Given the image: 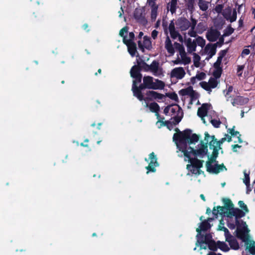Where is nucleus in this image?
<instances>
[{
    "mask_svg": "<svg viewBox=\"0 0 255 255\" xmlns=\"http://www.w3.org/2000/svg\"><path fill=\"white\" fill-rule=\"evenodd\" d=\"M191 21H192V25L190 27V29L189 30L188 34L191 37H196L197 36V33L195 30V28L197 24V20L191 17Z\"/></svg>",
    "mask_w": 255,
    "mask_h": 255,
    "instance_id": "nucleus-27",
    "label": "nucleus"
},
{
    "mask_svg": "<svg viewBox=\"0 0 255 255\" xmlns=\"http://www.w3.org/2000/svg\"><path fill=\"white\" fill-rule=\"evenodd\" d=\"M180 96H197L195 94L193 88L189 86L185 89H183L179 91Z\"/></svg>",
    "mask_w": 255,
    "mask_h": 255,
    "instance_id": "nucleus-26",
    "label": "nucleus"
},
{
    "mask_svg": "<svg viewBox=\"0 0 255 255\" xmlns=\"http://www.w3.org/2000/svg\"><path fill=\"white\" fill-rule=\"evenodd\" d=\"M156 125L158 128H160L161 127H162L164 125V123L162 121L158 120L156 122Z\"/></svg>",
    "mask_w": 255,
    "mask_h": 255,
    "instance_id": "nucleus-57",
    "label": "nucleus"
},
{
    "mask_svg": "<svg viewBox=\"0 0 255 255\" xmlns=\"http://www.w3.org/2000/svg\"><path fill=\"white\" fill-rule=\"evenodd\" d=\"M177 38H178V40L181 42H183V38L182 36V35L179 34V36H178Z\"/></svg>",
    "mask_w": 255,
    "mask_h": 255,
    "instance_id": "nucleus-64",
    "label": "nucleus"
},
{
    "mask_svg": "<svg viewBox=\"0 0 255 255\" xmlns=\"http://www.w3.org/2000/svg\"><path fill=\"white\" fill-rule=\"evenodd\" d=\"M244 178L243 179L244 183L247 185L248 187L250 184V177L249 174L246 172V171H244Z\"/></svg>",
    "mask_w": 255,
    "mask_h": 255,
    "instance_id": "nucleus-45",
    "label": "nucleus"
},
{
    "mask_svg": "<svg viewBox=\"0 0 255 255\" xmlns=\"http://www.w3.org/2000/svg\"><path fill=\"white\" fill-rule=\"evenodd\" d=\"M146 96H164V95L160 93H158L157 92H154L153 91H149L147 92ZM165 96H177V95L174 93H166Z\"/></svg>",
    "mask_w": 255,
    "mask_h": 255,
    "instance_id": "nucleus-33",
    "label": "nucleus"
},
{
    "mask_svg": "<svg viewBox=\"0 0 255 255\" xmlns=\"http://www.w3.org/2000/svg\"><path fill=\"white\" fill-rule=\"evenodd\" d=\"M165 87V83L164 82L158 79H155L154 81L152 82V85L150 87V89L154 90H161Z\"/></svg>",
    "mask_w": 255,
    "mask_h": 255,
    "instance_id": "nucleus-23",
    "label": "nucleus"
},
{
    "mask_svg": "<svg viewBox=\"0 0 255 255\" xmlns=\"http://www.w3.org/2000/svg\"><path fill=\"white\" fill-rule=\"evenodd\" d=\"M217 79L211 78L209 80L208 85L210 86L211 88H215L217 87L218 85V82L217 80Z\"/></svg>",
    "mask_w": 255,
    "mask_h": 255,
    "instance_id": "nucleus-41",
    "label": "nucleus"
},
{
    "mask_svg": "<svg viewBox=\"0 0 255 255\" xmlns=\"http://www.w3.org/2000/svg\"><path fill=\"white\" fill-rule=\"evenodd\" d=\"M181 58L185 64H188L191 62L190 58L186 56V53H185V55H183V57H181Z\"/></svg>",
    "mask_w": 255,
    "mask_h": 255,
    "instance_id": "nucleus-48",
    "label": "nucleus"
},
{
    "mask_svg": "<svg viewBox=\"0 0 255 255\" xmlns=\"http://www.w3.org/2000/svg\"><path fill=\"white\" fill-rule=\"evenodd\" d=\"M198 46L203 48L205 45V40L202 37L198 36L195 41Z\"/></svg>",
    "mask_w": 255,
    "mask_h": 255,
    "instance_id": "nucleus-37",
    "label": "nucleus"
},
{
    "mask_svg": "<svg viewBox=\"0 0 255 255\" xmlns=\"http://www.w3.org/2000/svg\"><path fill=\"white\" fill-rule=\"evenodd\" d=\"M194 0H187L186 6L188 10L191 12H192L194 10Z\"/></svg>",
    "mask_w": 255,
    "mask_h": 255,
    "instance_id": "nucleus-38",
    "label": "nucleus"
},
{
    "mask_svg": "<svg viewBox=\"0 0 255 255\" xmlns=\"http://www.w3.org/2000/svg\"><path fill=\"white\" fill-rule=\"evenodd\" d=\"M138 45L139 48L142 51H144V45H143L140 41H138Z\"/></svg>",
    "mask_w": 255,
    "mask_h": 255,
    "instance_id": "nucleus-53",
    "label": "nucleus"
},
{
    "mask_svg": "<svg viewBox=\"0 0 255 255\" xmlns=\"http://www.w3.org/2000/svg\"><path fill=\"white\" fill-rule=\"evenodd\" d=\"M210 235H208L205 238V242L201 243L199 236L197 237V241L196 244V246H199L200 249H206L208 247L210 250L216 251L217 249H220L223 251L227 252L229 250L228 246L224 242H218L215 243L211 239Z\"/></svg>",
    "mask_w": 255,
    "mask_h": 255,
    "instance_id": "nucleus-5",
    "label": "nucleus"
},
{
    "mask_svg": "<svg viewBox=\"0 0 255 255\" xmlns=\"http://www.w3.org/2000/svg\"><path fill=\"white\" fill-rule=\"evenodd\" d=\"M196 77L198 80H202L205 79L206 74L205 73L201 72L196 74Z\"/></svg>",
    "mask_w": 255,
    "mask_h": 255,
    "instance_id": "nucleus-46",
    "label": "nucleus"
},
{
    "mask_svg": "<svg viewBox=\"0 0 255 255\" xmlns=\"http://www.w3.org/2000/svg\"><path fill=\"white\" fill-rule=\"evenodd\" d=\"M139 100L141 101L142 105L145 107H149V110L151 112H154L156 113V115L158 118V114L157 112L159 110L158 105L152 102L151 99L149 97H137Z\"/></svg>",
    "mask_w": 255,
    "mask_h": 255,
    "instance_id": "nucleus-8",
    "label": "nucleus"
},
{
    "mask_svg": "<svg viewBox=\"0 0 255 255\" xmlns=\"http://www.w3.org/2000/svg\"><path fill=\"white\" fill-rule=\"evenodd\" d=\"M213 220L212 218H209L207 221L203 222L199 226L198 228L196 229V231L198 232L196 237L197 238L198 236H199V238L200 240L201 243L205 242V238L207 235L205 237H203L201 235V232L207 231L209 229L211 226L209 224V222H211ZM208 235H207L208 236Z\"/></svg>",
    "mask_w": 255,
    "mask_h": 255,
    "instance_id": "nucleus-11",
    "label": "nucleus"
},
{
    "mask_svg": "<svg viewBox=\"0 0 255 255\" xmlns=\"http://www.w3.org/2000/svg\"><path fill=\"white\" fill-rule=\"evenodd\" d=\"M144 8H136L134 11L133 16L136 21L143 26H145L147 20L145 18Z\"/></svg>",
    "mask_w": 255,
    "mask_h": 255,
    "instance_id": "nucleus-10",
    "label": "nucleus"
},
{
    "mask_svg": "<svg viewBox=\"0 0 255 255\" xmlns=\"http://www.w3.org/2000/svg\"><path fill=\"white\" fill-rule=\"evenodd\" d=\"M159 62L156 60H153L152 63L149 65V71L153 73L156 75L159 69Z\"/></svg>",
    "mask_w": 255,
    "mask_h": 255,
    "instance_id": "nucleus-28",
    "label": "nucleus"
},
{
    "mask_svg": "<svg viewBox=\"0 0 255 255\" xmlns=\"http://www.w3.org/2000/svg\"><path fill=\"white\" fill-rule=\"evenodd\" d=\"M82 27L87 32H89L90 31V29L88 28L89 25L87 23L84 24L82 26Z\"/></svg>",
    "mask_w": 255,
    "mask_h": 255,
    "instance_id": "nucleus-58",
    "label": "nucleus"
},
{
    "mask_svg": "<svg viewBox=\"0 0 255 255\" xmlns=\"http://www.w3.org/2000/svg\"><path fill=\"white\" fill-rule=\"evenodd\" d=\"M222 59L218 57L217 61L214 63L213 67L214 68H218L221 67V65L222 63Z\"/></svg>",
    "mask_w": 255,
    "mask_h": 255,
    "instance_id": "nucleus-49",
    "label": "nucleus"
},
{
    "mask_svg": "<svg viewBox=\"0 0 255 255\" xmlns=\"http://www.w3.org/2000/svg\"><path fill=\"white\" fill-rule=\"evenodd\" d=\"M224 43V39L223 37H221L219 38L218 42L216 43L218 44L220 46H221Z\"/></svg>",
    "mask_w": 255,
    "mask_h": 255,
    "instance_id": "nucleus-54",
    "label": "nucleus"
},
{
    "mask_svg": "<svg viewBox=\"0 0 255 255\" xmlns=\"http://www.w3.org/2000/svg\"><path fill=\"white\" fill-rule=\"evenodd\" d=\"M123 42L127 46L128 52L130 55L132 57L134 56L135 53L137 52L135 43L133 41H131V40H127V39H125V38L123 40Z\"/></svg>",
    "mask_w": 255,
    "mask_h": 255,
    "instance_id": "nucleus-17",
    "label": "nucleus"
},
{
    "mask_svg": "<svg viewBox=\"0 0 255 255\" xmlns=\"http://www.w3.org/2000/svg\"><path fill=\"white\" fill-rule=\"evenodd\" d=\"M217 43L211 44L209 43L205 46L204 48V53L208 54H211V56H214L216 53V48Z\"/></svg>",
    "mask_w": 255,
    "mask_h": 255,
    "instance_id": "nucleus-20",
    "label": "nucleus"
},
{
    "mask_svg": "<svg viewBox=\"0 0 255 255\" xmlns=\"http://www.w3.org/2000/svg\"><path fill=\"white\" fill-rule=\"evenodd\" d=\"M215 70L213 71V75L216 79H219L221 77L222 73V67L214 68Z\"/></svg>",
    "mask_w": 255,
    "mask_h": 255,
    "instance_id": "nucleus-36",
    "label": "nucleus"
},
{
    "mask_svg": "<svg viewBox=\"0 0 255 255\" xmlns=\"http://www.w3.org/2000/svg\"><path fill=\"white\" fill-rule=\"evenodd\" d=\"M168 29L171 38L173 39H176L180 33L175 30V24L173 21L169 23Z\"/></svg>",
    "mask_w": 255,
    "mask_h": 255,
    "instance_id": "nucleus-22",
    "label": "nucleus"
},
{
    "mask_svg": "<svg viewBox=\"0 0 255 255\" xmlns=\"http://www.w3.org/2000/svg\"><path fill=\"white\" fill-rule=\"evenodd\" d=\"M196 77H192L190 79V82L192 84L194 85L196 82Z\"/></svg>",
    "mask_w": 255,
    "mask_h": 255,
    "instance_id": "nucleus-59",
    "label": "nucleus"
},
{
    "mask_svg": "<svg viewBox=\"0 0 255 255\" xmlns=\"http://www.w3.org/2000/svg\"><path fill=\"white\" fill-rule=\"evenodd\" d=\"M223 4H217L215 7V10L218 13H220L222 12L223 8Z\"/></svg>",
    "mask_w": 255,
    "mask_h": 255,
    "instance_id": "nucleus-51",
    "label": "nucleus"
},
{
    "mask_svg": "<svg viewBox=\"0 0 255 255\" xmlns=\"http://www.w3.org/2000/svg\"><path fill=\"white\" fill-rule=\"evenodd\" d=\"M234 29L231 27V25H228L224 30L223 36H228L231 35L234 32Z\"/></svg>",
    "mask_w": 255,
    "mask_h": 255,
    "instance_id": "nucleus-39",
    "label": "nucleus"
},
{
    "mask_svg": "<svg viewBox=\"0 0 255 255\" xmlns=\"http://www.w3.org/2000/svg\"><path fill=\"white\" fill-rule=\"evenodd\" d=\"M158 32L156 30H153L151 32V37L153 39H155L158 35Z\"/></svg>",
    "mask_w": 255,
    "mask_h": 255,
    "instance_id": "nucleus-52",
    "label": "nucleus"
},
{
    "mask_svg": "<svg viewBox=\"0 0 255 255\" xmlns=\"http://www.w3.org/2000/svg\"><path fill=\"white\" fill-rule=\"evenodd\" d=\"M244 24L243 20L240 18V19L239 20V28H241L243 27Z\"/></svg>",
    "mask_w": 255,
    "mask_h": 255,
    "instance_id": "nucleus-60",
    "label": "nucleus"
},
{
    "mask_svg": "<svg viewBox=\"0 0 255 255\" xmlns=\"http://www.w3.org/2000/svg\"><path fill=\"white\" fill-rule=\"evenodd\" d=\"M250 53V51L249 49H247V48H245V49H244L242 51V55H249Z\"/></svg>",
    "mask_w": 255,
    "mask_h": 255,
    "instance_id": "nucleus-55",
    "label": "nucleus"
},
{
    "mask_svg": "<svg viewBox=\"0 0 255 255\" xmlns=\"http://www.w3.org/2000/svg\"><path fill=\"white\" fill-rule=\"evenodd\" d=\"M175 48L177 49L180 53L181 57H183V55H185V51L184 46L180 43L175 42L174 44Z\"/></svg>",
    "mask_w": 255,
    "mask_h": 255,
    "instance_id": "nucleus-34",
    "label": "nucleus"
},
{
    "mask_svg": "<svg viewBox=\"0 0 255 255\" xmlns=\"http://www.w3.org/2000/svg\"><path fill=\"white\" fill-rule=\"evenodd\" d=\"M128 26H125L122 29H121V30L120 31L119 34L121 37H122L123 38V40L124 39V38L125 39H127L126 36H125L124 35V32L127 33L128 32Z\"/></svg>",
    "mask_w": 255,
    "mask_h": 255,
    "instance_id": "nucleus-44",
    "label": "nucleus"
},
{
    "mask_svg": "<svg viewBox=\"0 0 255 255\" xmlns=\"http://www.w3.org/2000/svg\"><path fill=\"white\" fill-rule=\"evenodd\" d=\"M145 160L149 162L148 165L146 167V169L147 170L146 173L148 174L149 172H155V167L158 166L159 164L157 161L156 156L154 152L151 153L149 155L148 160L145 159Z\"/></svg>",
    "mask_w": 255,
    "mask_h": 255,
    "instance_id": "nucleus-13",
    "label": "nucleus"
},
{
    "mask_svg": "<svg viewBox=\"0 0 255 255\" xmlns=\"http://www.w3.org/2000/svg\"><path fill=\"white\" fill-rule=\"evenodd\" d=\"M143 44L145 48L147 50H150L151 49V42L150 37L147 36H144L143 37Z\"/></svg>",
    "mask_w": 255,
    "mask_h": 255,
    "instance_id": "nucleus-32",
    "label": "nucleus"
},
{
    "mask_svg": "<svg viewBox=\"0 0 255 255\" xmlns=\"http://www.w3.org/2000/svg\"><path fill=\"white\" fill-rule=\"evenodd\" d=\"M226 207H217L214 208L213 214L217 216L218 214L223 215L227 217L228 226L230 229H234L238 225L241 224L243 221L239 220V219L243 217L249 212L247 205L242 201L239 202V206L242 209L234 208V205L230 200H224Z\"/></svg>",
    "mask_w": 255,
    "mask_h": 255,
    "instance_id": "nucleus-2",
    "label": "nucleus"
},
{
    "mask_svg": "<svg viewBox=\"0 0 255 255\" xmlns=\"http://www.w3.org/2000/svg\"><path fill=\"white\" fill-rule=\"evenodd\" d=\"M250 230L248 228V226L246 222H242L237 227L236 233L238 238H240L245 243L246 248L248 250L249 252H251V250L255 246V242L249 236Z\"/></svg>",
    "mask_w": 255,
    "mask_h": 255,
    "instance_id": "nucleus-4",
    "label": "nucleus"
},
{
    "mask_svg": "<svg viewBox=\"0 0 255 255\" xmlns=\"http://www.w3.org/2000/svg\"><path fill=\"white\" fill-rule=\"evenodd\" d=\"M136 63L139 64V68L141 71L143 70L145 72L149 71V65L147 64L144 61L140 59H136Z\"/></svg>",
    "mask_w": 255,
    "mask_h": 255,
    "instance_id": "nucleus-30",
    "label": "nucleus"
},
{
    "mask_svg": "<svg viewBox=\"0 0 255 255\" xmlns=\"http://www.w3.org/2000/svg\"><path fill=\"white\" fill-rule=\"evenodd\" d=\"M213 159V158H211L209 161L207 162L206 165L208 171L214 173H218L224 170H226L223 164H212Z\"/></svg>",
    "mask_w": 255,
    "mask_h": 255,
    "instance_id": "nucleus-14",
    "label": "nucleus"
},
{
    "mask_svg": "<svg viewBox=\"0 0 255 255\" xmlns=\"http://www.w3.org/2000/svg\"><path fill=\"white\" fill-rule=\"evenodd\" d=\"M165 48L167 50V52L170 54L173 55L175 53V50L173 47L171 41L168 36H167L165 40Z\"/></svg>",
    "mask_w": 255,
    "mask_h": 255,
    "instance_id": "nucleus-25",
    "label": "nucleus"
},
{
    "mask_svg": "<svg viewBox=\"0 0 255 255\" xmlns=\"http://www.w3.org/2000/svg\"><path fill=\"white\" fill-rule=\"evenodd\" d=\"M159 99H161L163 97H156ZM165 98V101L168 104V101L170 99L174 101V103L167 106L164 110V113L169 117L173 118H176L179 117L182 114L180 107L175 104L177 101V97H164Z\"/></svg>",
    "mask_w": 255,
    "mask_h": 255,
    "instance_id": "nucleus-6",
    "label": "nucleus"
},
{
    "mask_svg": "<svg viewBox=\"0 0 255 255\" xmlns=\"http://www.w3.org/2000/svg\"><path fill=\"white\" fill-rule=\"evenodd\" d=\"M200 56L196 53H193V62L194 65L196 67H199Z\"/></svg>",
    "mask_w": 255,
    "mask_h": 255,
    "instance_id": "nucleus-40",
    "label": "nucleus"
},
{
    "mask_svg": "<svg viewBox=\"0 0 255 255\" xmlns=\"http://www.w3.org/2000/svg\"><path fill=\"white\" fill-rule=\"evenodd\" d=\"M218 230L223 231L225 232V236L229 234L228 230L224 226V223H222V221H220V223L218 227Z\"/></svg>",
    "mask_w": 255,
    "mask_h": 255,
    "instance_id": "nucleus-43",
    "label": "nucleus"
},
{
    "mask_svg": "<svg viewBox=\"0 0 255 255\" xmlns=\"http://www.w3.org/2000/svg\"><path fill=\"white\" fill-rule=\"evenodd\" d=\"M225 237L226 241L229 243V244L232 249L234 250H237L239 249V246L237 241L235 239H233L231 236H230L229 234L226 235Z\"/></svg>",
    "mask_w": 255,
    "mask_h": 255,
    "instance_id": "nucleus-24",
    "label": "nucleus"
},
{
    "mask_svg": "<svg viewBox=\"0 0 255 255\" xmlns=\"http://www.w3.org/2000/svg\"><path fill=\"white\" fill-rule=\"evenodd\" d=\"M233 88L232 86H230L228 88V91L226 93L227 95L229 94L232 91H233Z\"/></svg>",
    "mask_w": 255,
    "mask_h": 255,
    "instance_id": "nucleus-62",
    "label": "nucleus"
},
{
    "mask_svg": "<svg viewBox=\"0 0 255 255\" xmlns=\"http://www.w3.org/2000/svg\"><path fill=\"white\" fill-rule=\"evenodd\" d=\"M173 139L177 146L178 155L184 156L185 160L190 163L187 165L188 170L187 175H197L202 172L201 168L204 162L203 159L207 155V144L209 143L210 148L213 150V154L216 156L221 144L225 140L230 141L231 136L226 135L220 141H217L214 136H210L208 132H205L204 141L195 149H193L191 145L198 142L199 137L196 134H192L189 130L175 133Z\"/></svg>",
    "mask_w": 255,
    "mask_h": 255,
    "instance_id": "nucleus-1",
    "label": "nucleus"
},
{
    "mask_svg": "<svg viewBox=\"0 0 255 255\" xmlns=\"http://www.w3.org/2000/svg\"><path fill=\"white\" fill-rule=\"evenodd\" d=\"M147 3L150 6H151V5H155V4H156L155 1H147Z\"/></svg>",
    "mask_w": 255,
    "mask_h": 255,
    "instance_id": "nucleus-63",
    "label": "nucleus"
},
{
    "mask_svg": "<svg viewBox=\"0 0 255 255\" xmlns=\"http://www.w3.org/2000/svg\"><path fill=\"white\" fill-rule=\"evenodd\" d=\"M188 52L191 53L196 51L197 44L195 40L192 41V39L190 38H188L186 40V43Z\"/></svg>",
    "mask_w": 255,
    "mask_h": 255,
    "instance_id": "nucleus-21",
    "label": "nucleus"
},
{
    "mask_svg": "<svg viewBox=\"0 0 255 255\" xmlns=\"http://www.w3.org/2000/svg\"><path fill=\"white\" fill-rule=\"evenodd\" d=\"M177 0H170L167 4V9L169 7V10L172 14L175 13L177 8Z\"/></svg>",
    "mask_w": 255,
    "mask_h": 255,
    "instance_id": "nucleus-29",
    "label": "nucleus"
},
{
    "mask_svg": "<svg viewBox=\"0 0 255 255\" xmlns=\"http://www.w3.org/2000/svg\"><path fill=\"white\" fill-rule=\"evenodd\" d=\"M244 68V66L243 65H239L238 66V69H237V72L238 73L240 72V71H242Z\"/></svg>",
    "mask_w": 255,
    "mask_h": 255,
    "instance_id": "nucleus-61",
    "label": "nucleus"
},
{
    "mask_svg": "<svg viewBox=\"0 0 255 255\" xmlns=\"http://www.w3.org/2000/svg\"><path fill=\"white\" fill-rule=\"evenodd\" d=\"M201 86L203 88L205 89L206 90H209L210 89L211 87L210 85H208V84H209V83H207L206 82H202L201 83Z\"/></svg>",
    "mask_w": 255,
    "mask_h": 255,
    "instance_id": "nucleus-50",
    "label": "nucleus"
},
{
    "mask_svg": "<svg viewBox=\"0 0 255 255\" xmlns=\"http://www.w3.org/2000/svg\"><path fill=\"white\" fill-rule=\"evenodd\" d=\"M151 7V19L152 21H155L157 16V10L158 5L156 4L150 6Z\"/></svg>",
    "mask_w": 255,
    "mask_h": 255,
    "instance_id": "nucleus-31",
    "label": "nucleus"
},
{
    "mask_svg": "<svg viewBox=\"0 0 255 255\" xmlns=\"http://www.w3.org/2000/svg\"><path fill=\"white\" fill-rule=\"evenodd\" d=\"M230 101L232 102L233 106H239L243 105L248 102L249 99L246 97H230Z\"/></svg>",
    "mask_w": 255,
    "mask_h": 255,
    "instance_id": "nucleus-16",
    "label": "nucleus"
},
{
    "mask_svg": "<svg viewBox=\"0 0 255 255\" xmlns=\"http://www.w3.org/2000/svg\"><path fill=\"white\" fill-rule=\"evenodd\" d=\"M153 82V78L150 76H145L143 79V83L139 86L136 85L137 92L133 93V96H143L141 94V91L144 89H150V87Z\"/></svg>",
    "mask_w": 255,
    "mask_h": 255,
    "instance_id": "nucleus-9",
    "label": "nucleus"
},
{
    "mask_svg": "<svg viewBox=\"0 0 255 255\" xmlns=\"http://www.w3.org/2000/svg\"><path fill=\"white\" fill-rule=\"evenodd\" d=\"M185 74L183 67H177L171 71V77H175L177 79H181L184 77Z\"/></svg>",
    "mask_w": 255,
    "mask_h": 255,
    "instance_id": "nucleus-19",
    "label": "nucleus"
},
{
    "mask_svg": "<svg viewBox=\"0 0 255 255\" xmlns=\"http://www.w3.org/2000/svg\"><path fill=\"white\" fill-rule=\"evenodd\" d=\"M129 39H127V40H131V41H133V40L134 38V34L133 32H130L129 33Z\"/></svg>",
    "mask_w": 255,
    "mask_h": 255,
    "instance_id": "nucleus-56",
    "label": "nucleus"
},
{
    "mask_svg": "<svg viewBox=\"0 0 255 255\" xmlns=\"http://www.w3.org/2000/svg\"><path fill=\"white\" fill-rule=\"evenodd\" d=\"M198 5L202 11H206L208 8V2L204 0H199Z\"/></svg>",
    "mask_w": 255,
    "mask_h": 255,
    "instance_id": "nucleus-35",
    "label": "nucleus"
},
{
    "mask_svg": "<svg viewBox=\"0 0 255 255\" xmlns=\"http://www.w3.org/2000/svg\"><path fill=\"white\" fill-rule=\"evenodd\" d=\"M223 15L224 18L230 22H233L237 19V11L236 9H234L232 11L230 7L226 8L224 11Z\"/></svg>",
    "mask_w": 255,
    "mask_h": 255,
    "instance_id": "nucleus-15",
    "label": "nucleus"
},
{
    "mask_svg": "<svg viewBox=\"0 0 255 255\" xmlns=\"http://www.w3.org/2000/svg\"><path fill=\"white\" fill-rule=\"evenodd\" d=\"M230 133L233 136H237L238 139V141L239 142H242V140L240 137V134H239V132L238 131H235L233 128L230 129L229 131Z\"/></svg>",
    "mask_w": 255,
    "mask_h": 255,
    "instance_id": "nucleus-42",
    "label": "nucleus"
},
{
    "mask_svg": "<svg viewBox=\"0 0 255 255\" xmlns=\"http://www.w3.org/2000/svg\"><path fill=\"white\" fill-rule=\"evenodd\" d=\"M211 106L209 104H203L201 107L199 108L197 112L198 116L201 118L205 124L211 123L215 128H218L221 122L217 120H213V117L215 116V113L214 111H210Z\"/></svg>",
    "mask_w": 255,
    "mask_h": 255,
    "instance_id": "nucleus-3",
    "label": "nucleus"
},
{
    "mask_svg": "<svg viewBox=\"0 0 255 255\" xmlns=\"http://www.w3.org/2000/svg\"><path fill=\"white\" fill-rule=\"evenodd\" d=\"M228 49L221 50L218 54L219 56L218 57H219L223 59V58L227 54V53L228 52Z\"/></svg>",
    "mask_w": 255,
    "mask_h": 255,
    "instance_id": "nucleus-47",
    "label": "nucleus"
},
{
    "mask_svg": "<svg viewBox=\"0 0 255 255\" xmlns=\"http://www.w3.org/2000/svg\"><path fill=\"white\" fill-rule=\"evenodd\" d=\"M220 35V32L215 29H211L206 33V38L210 42L216 41Z\"/></svg>",
    "mask_w": 255,
    "mask_h": 255,
    "instance_id": "nucleus-18",
    "label": "nucleus"
},
{
    "mask_svg": "<svg viewBox=\"0 0 255 255\" xmlns=\"http://www.w3.org/2000/svg\"><path fill=\"white\" fill-rule=\"evenodd\" d=\"M177 28L181 31H186L192 25V21L191 22L185 17H179L175 22Z\"/></svg>",
    "mask_w": 255,
    "mask_h": 255,
    "instance_id": "nucleus-12",
    "label": "nucleus"
},
{
    "mask_svg": "<svg viewBox=\"0 0 255 255\" xmlns=\"http://www.w3.org/2000/svg\"><path fill=\"white\" fill-rule=\"evenodd\" d=\"M141 70L139 68V64L138 63L137 65H133L130 71V76L135 79L133 81L132 85V91L133 93H136V85H138L141 82L142 74L140 73Z\"/></svg>",
    "mask_w": 255,
    "mask_h": 255,
    "instance_id": "nucleus-7",
    "label": "nucleus"
}]
</instances>
